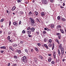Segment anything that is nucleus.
Masks as SVG:
<instances>
[{"label": "nucleus", "mask_w": 66, "mask_h": 66, "mask_svg": "<svg viewBox=\"0 0 66 66\" xmlns=\"http://www.w3.org/2000/svg\"><path fill=\"white\" fill-rule=\"evenodd\" d=\"M45 30H47L48 31H51V30L50 29H48L47 28H44Z\"/></svg>", "instance_id": "obj_11"}, {"label": "nucleus", "mask_w": 66, "mask_h": 66, "mask_svg": "<svg viewBox=\"0 0 66 66\" xmlns=\"http://www.w3.org/2000/svg\"><path fill=\"white\" fill-rule=\"evenodd\" d=\"M59 48V49L60 50V51L61 52L62 54L63 55L64 54V48L62 47V44H60Z\"/></svg>", "instance_id": "obj_1"}, {"label": "nucleus", "mask_w": 66, "mask_h": 66, "mask_svg": "<svg viewBox=\"0 0 66 66\" xmlns=\"http://www.w3.org/2000/svg\"><path fill=\"white\" fill-rule=\"evenodd\" d=\"M57 52L58 53L59 56H60L61 55V52H60V51L59 49H58L57 50Z\"/></svg>", "instance_id": "obj_10"}, {"label": "nucleus", "mask_w": 66, "mask_h": 66, "mask_svg": "<svg viewBox=\"0 0 66 66\" xmlns=\"http://www.w3.org/2000/svg\"><path fill=\"white\" fill-rule=\"evenodd\" d=\"M57 19L58 20H60L61 19V17L60 16H58L57 17Z\"/></svg>", "instance_id": "obj_30"}, {"label": "nucleus", "mask_w": 66, "mask_h": 66, "mask_svg": "<svg viewBox=\"0 0 66 66\" xmlns=\"http://www.w3.org/2000/svg\"><path fill=\"white\" fill-rule=\"evenodd\" d=\"M18 53L20 54V53H21V51L20 50H18Z\"/></svg>", "instance_id": "obj_25"}, {"label": "nucleus", "mask_w": 66, "mask_h": 66, "mask_svg": "<svg viewBox=\"0 0 66 66\" xmlns=\"http://www.w3.org/2000/svg\"><path fill=\"white\" fill-rule=\"evenodd\" d=\"M11 49L12 51H14V49H13V48H12Z\"/></svg>", "instance_id": "obj_63"}, {"label": "nucleus", "mask_w": 66, "mask_h": 66, "mask_svg": "<svg viewBox=\"0 0 66 66\" xmlns=\"http://www.w3.org/2000/svg\"><path fill=\"white\" fill-rule=\"evenodd\" d=\"M37 45L38 46H40L41 45V44L40 43H38L37 44Z\"/></svg>", "instance_id": "obj_41"}, {"label": "nucleus", "mask_w": 66, "mask_h": 66, "mask_svg": "<svg viewBox=\"0 0 66 66\" xmlns=\"http://www.w3.org/2000/svg\"><path fill=\"white\" fill-rule=\"evenodd\" d=\"M61 28V25H58L57 26L56 29H57V30H59L60 29L59 28Z\"/></svg>", "instance_id": "obj_5"}, {"label": "nucleus", "mask_w": 66, "mask_h": 66, "mask_svg": "<svg viewBox=\"0 0 66 66\" xmlns=\"http://www.w3.org/2000/svg\"><path fill=\"white\" fill-rule=\"evenodd\" d=\"M41 15L42 16H44L45 15V13L43 12H42L41 13Z\"/></svg>", "instance_id": "obj_22"}, {"label": "nucleus", "mask_w": 66, "mask_h": 66, "mask_svg": "<svg viewBox=\"0 0 66 66\" xmlns=\"http://www.w3.org/2000/svg\"><path fill=\"white\" fill-rule=\"evenodd\" d=\"M35 1V0H32V2H33L34 3Z\"/></svg>", "instance_id": "obj_58"}, {"label": "nucleus", "mask_w": 66, "mask_h": 66, "mask_svg": "<svg viewBox=\"0 0 66 66\" xmlns=\"http://www.w3.org/2000/svg\"><path fill=\"white\" fill-rule=\"evenodd\" d=\"M20 14H21L22 15H23V12L22 11H20Z\"/></svg>", "instance_id": "obj_33"}, {"label": "nucleus", "mask_w": 66, "mask_h": 66, "mask_svg": "<svg viewBox=\"0 0 66 66\" xmlns=\"http://www.w3.org/2000/svg\"><path fill=\"white\" fill-rule=\"evenodd\" d=\"M56 42H57V43L58 44H60V42H59V40L58 39H56Z\"/></svg>", "instance_id": "obj_21"}, {"label": "nucleus", "mask_w": 66, "mask_h": 66, "mask_svg": "<svg viewBox=\"0 0 66 66\" xmlns=\"http://www.w3.org/2000/svg\"><path fill=\"white\" fill-rule=\"evenodd\" d=\"M43 32L44 34H45L46 33V31H45V30H44V31H43Z\"/></svg>", "instance_id": "obj_43"}, {"label": "nucleus", "mask_w": 66, "mask_h": 66, "mask_svg": "<svg viewBox=\"0 0 66 66\" xmlns=\"http://www.w3.org/2000/svg\"><path fill=\"white\" fill-rule=\"evenodd\" d=\"M1 53H3L4 52V51L3 50H1Z\"/></svg>", "instance_id": "obj_35"}, {"label": "nucleus", "mask_w": 66, "mask_h": 66, "mask_svg": "<svg viewBox=\"0 0 66 66\" xmlns=\"http://www.w3.org/2000/svg\"><path fill=\"white\" fill-rule=\"evenodd\" d=\"M14 59H17V58H18V57H17V56L16 55H14Z\"/></svg>", "instance_id": "obj_27"}, {"label": "nucleus", "mask_w": 66, "mask_h": 66, "mask_svg": "<svg viewBox=\"0 0 66 66\" xmlns=\"http://www.w3.org/2000/svg\"><path fill=\"white\" fill-rule=\"evenodd\" d=\"M16 9V7L15 6H14L13 7L12 9V11H14V10Z\"/></svg>", "instance_id": "obj_18"}, {"label": "nucleus", "mask_w": 66, "mask_h": 66, "mask_svg": "<svg viewBox=\"0 0 66 66\" xmlns=\"http://www.w3.org/2000/svg\"><path fill=\"white\" fill-rule=\"evenodd\" d=\"M23 43V41H21V42H20L21 44H22Z\"/></svg>", "instance_id": "obj_56"}, {"label": "nucleus", "mask_w": 66, "mask_h": 66, "mask_svg": "<svg viewBox=\"0 0 66 66\" xmlns=\"http://www.w3.org/2000/svg\"><path fill=\"white\" fill-rule=\"evenodd\" d=\"M35 15L36 16H37L38 15V13L37 11H35Z\"/></svg>", "instance_id": "obj_19"}, {"label": "nucleus", "mask_w": 66, "mask_h": 66, "mask_svg": "<svg viewBox=\"0 0 66 66\" xmlns=\"http://www.w3.org/2000/svg\"><path fill=\"white\" fill-rule=\"evenodd\" d=\"M50 26L51 28H53L54 27V25L53 24H52L50 25Z\"/></svg>", "instance_id": "obj_13"}, {"label": "nucleus", "mask_w": 66, "mask_h": 66, "mask_svg": "<svg viewBox=\"0 0 66 66\" xmlns=\"http://www.w3.org/2000/svg\"><path fill=\"white\" fill-rule=\"evenodd\" d=\"M48 55L49 56H51V54H49Z\"/></svg>", "instance_id": "obj_61"}, {"label": "nucleus", "mask_w": 66, "mask_h": 66, "mask_svg": "<svg viewBox=\"0 0 66 66\" xmlns=\"http://www.w3.org/2000/svg\"><path fill=\"white\" fill-rule=\"evenodd\" d=\"M60 30L61 32L62 33H63V34H64V31L63 29H60Z\"/></svg>", "instance_id": "obj_12"}, {"label": "nucleus", "mask_w": 66, "mask_h": 66, "mask_svg": "<svg viewBox=\"0 0 66 66\" xmlns=\"http://www.w3.org/2000/svg\"><path fill=\"white\" fill-rule=\"evenodd\" d=\"M44 47H46L47 49H48L49 48H48V46L47 45V44H44Z\"/></svg>", "instance_id": "obj_9"}, {"label": "nucleus", "mask_w": 66, "mask_h": 66, "mask_svg": "<svg viewBox=\"0 0 66 66\" xmlns=\"http://www.w3.org/2000/svg\"><path fill=\"white\" fill-rule=\"evenodd\" d=\"M35 50H36V51H38V48L37 47H35Z\"/></svg>", "instance_id": "obj_29"}, {"label": "nucleus", "mask_w": 66, "mask_h": 66, "mask_svg": "<svg viewBox=\"0 0 66 66\" xmlns=\"http://www.w3.org/2000/svg\"><path fill=\"white\" fill-rule=\"evenodd\" d=\"M7 39H10V36H9L7 37Z\"/></svg>", "instance_id": "obj_44"}, {"label": "nucleus", "mask_w": 66, "mask_h": 66, "mask_svg": "<svg viewBox=\"0 0 66 66\" xmlns=\"http://www.w3.org/2000/svg\"><path fill=\"white\" fill-rule=\"evenodd\" d=\"M39 57H40V58L41 57H42V56L40 55L39 56Z\"/></svg>", "instance_id": "obj_62"}, {"label": "nucleus", "mask_w": 66, "mask_h": 66, "mask_svg": "<svg viewBox=\"0 0 66 66\" xmlns=\"http://www.w3.org/2000/svg\"><path fill=\"white\" fill-rule=\"evenodd\" d=\"M9 26H11V21H9Z\"/></svg>", "instance_id": "obj_48"}, {"label": "nucleus", "mask_w": 66, "mask_h": 66, "mask_svg": "<svg viewBox=\"0 0 66 66\" xmlns=\"http://www.w3.org/2000/svg\"><path fill=\"white\" fill-rule=\"evenodd\" d=\"M3 46H2L1 47V49H3Z\"/></svg>", "instance_id": "obj_64"}, {"label": "nucleus", "mask_w": 66, "mask_h": 66, "mask_svg": "<svg viewBox=\"0 0 66 66\" xmlns=\"http://www.w3.org/2000/svg\"><path fill=\"white\" fill-rule=\"evenodd\" d=\"M36 33L37 34H39V32H37Z\"/></svg>", "instance_id": "obj_59"}, {"label": "nucleus", "mask_w": 66, "mask_h": 66, "mask_svg": "<svg viewBox=\"0 0 66 66\" xmlns=\"http://www.w3.org/2000/svg\"><path fill=\"white\" fill-rule=\"evenodd\" d=\"M10 63H9L8 64V66H10Z\"/></svg>", "instance_id": "obj_54"}, {"label": "nucleus", "mask_w": 66, "mask_h": 66, "mask_svg": "<svg viewBox=\"0 0 66 66\" xmlns=\"http://www.w3.org/2000/svg\"><path fill=\"white\" fill-rule=\"evenodd\" d=\"M51 46H52V44H50L49 45H48V47L50 48H51Z\"/></svg>", "instance_id": "obj_28"}, {"label": "nucleus", "mask_w": 66, "mask_h": 66, "mask_svg": "<svg viewBox=\"0 0 66 66\" xmlns=\"http://www.w3.org/2000/svg\"><path fill=\"white\" fill-rule=\"evenodd\" d=\"M22 33H26V32L25 31H24V30H23L22 32Z\"/></svg>", "instance_id": "obj_36"}, {"label": "nucleus", "mask_w": 66, "mask_h": 66, "mask_svg": "<svg viewBox=\"0 0 66 66\" xmlns=\"http://www.w3.org/2000/svg\"><path fill=\"white\" fill-rule=\"evenodd\" d=\"M34 61L36 63H37V59L36 58H35L34 59Z\"/></svg>", "instance_id": "obj_15"}, {"label": "nucleus", "mask_w": 66, "mask_h": 66, "mask_svg": "<svg viewBox=\"0 0 66 66\" xmlns=\"http://www.w3.org/2000/svg\"><path fill=\"white\" fill-rule=\"evenodd\" d=\"M28 36L29 37H32V35H28Z\"/></svg>", "instance_id": "obj_46"}, {"label": "nucleus", "mask_w": 66, "mask_h": 66, "mask_svg": "<svg viewBox=\"0 0 66 66\" xmlns=\"http://www.w3.org/2000/svg\"><path fill=\"white\" fill-rule=\"evenodd\" d=\"M30 29H31V28L30 27H28L27 28V30H29V31H30Z\"/></svg>", "instance_id": "obj_31"}, {"label": "nucleus", "mask_w": 66, "mask_h": 66, "mask_svg": "<svg viewBox=\"0 0 66 66\" xmlns=\"http://www.w3.org/2000/svg\"><path fill=\"white\" fill-rule=\"evenodd\" d=\"M50 1L51 2V3H52L53 2V0H50Z\"/></svg>", "instance_id": "obj_47"}, {"label": "nucleus", "mask_w": 66, "mask_h": 66, "mask_svg": "<svg viewBox=\"0 0 66 66\" xmlns=\"http://www.w3.org/2000/svg\"><path fill=\"white\" fill-rule=\"evenodd\" d=\"M65 59H63L62 60L63 62H64V61H65Z\"/></svg>", "instance_id": "obj_52"}, {"label": "nucleus", "mask_w": 66, "mask_h": 66, "mask_svg": "<svg viewBox=\"0 0 66 66\" xmlns=\"http://www.w3.org/2000/svg\"><path fill=\"white\" fill-rule=\"evenodd\" d=\"M12 48V46H10L9 47V49H11Z\"/></svg>", "instance_id": "obj_51"}, {"label": "nucleus", "mask_w": 66, "mask_h": 66, "mask_svg": "<svg viewBox=\"0 0 66 66\" xmlns=\"http://www.w3.org/2000/svg\"><path fill=\"white\" fill-rule=\"evenodd\" d=\"M51 64H55V63L53 61H52L51 62Z\"/></svg>", "instance_id": "obj_39"}, {"label": "nucleus", "mask_w": 66, "mask_h": 66, "mask_svg": "<svg viewBox=\"0 0 66 66\" xmlns=\"http://www.w3.org/2000/svg\"><path fill=\"white\" fill-rule=\"evenodd\" d=\"M3 49H6V47L5 46H3Z\"/></svg>", "instance_id": "obj_50"}, {"label": "nucleus", "mask_w": 66, "mask_h": 66, "mask_svg": "<svg viewBox=\"0 0 66 66\" xmlns=\"http://www.w3.org/2000/svg\"><path fill=\"white\" fill-rule=\"evenodd\" d=\"M13 23L14 25H15V26H18V22H13Z\"/></svg>", "instance_id": "obj_6"}, {"label": "nucleus", "mask_w": 66, "mask_h": 66, "mask_svg": "<svg viewBox=\"0 0 66 66\" xmlns=\"http://www.w3.org/2000/svg\"><path fill=\"white\" fill-rule=\"evenodd\" d=\"M29 15H31L32 14V12H29Z\"/></svg>", "instance_id": "obj_40"}, {"label": "nucleus", "mask_w": 66, "mask_h": 66, "mask_svg": "<svg viewBox=\"0 0 66 66\" xmlns=\"http://www.w3.org/2000/svg\"><path fill=\"white\" fill-rule=\"evenodd\" d=\"M53 55L54 59H55L56 58V56L55 55V53H53Z\"/></svg>", "instance_id": "obj_14"}, {"label": "nucleus", "mask_w": 66, "mask_h": 66, "mask_svg": "<svg viewBox=\"0 0 66 66\" xmlns=\"http://www.w3.org/2000/svg\"><path fill=\"white\" fill-rule=\"evenodd\" d=\"M30 22L32 23V24H34V23H35V21L33 18H30Z\"/></svg>", "instance_id": "obj_3"}, {"label": "nucleus", "mask_w": 66, "mask_h": 66, "mask_svg": "<svg viewBox=\"0 0 66 66\" xmlns=\"http://www.w3.org/2000/svg\"><path fill=\"white\" fill-rule=\"evenodd\" d=\"M49 41L50 43H52V40H51V39H50Z\"/></svg>", "instance_id": "obj_37"}, {"label": "nucleus", "mask_w": 66, "mask_h": 66, "mask_svg": "<svg viewBox=\"0 0 66 66\" xmlns=\"http://www.w3.org/2000/svg\"><path fill=\"white\" fill-rule=\"evenodd\" d=\"M35 30V28H30V31L31 32H34Z\"/></svg>", "instance_id": "obj_8"}, {"label": "nucleus", "mask_w": 66, "mask_h": 66, "mask_svg": "<svg viewBox=\"0 0 66 66\" xmlns=\"http://www.w3.org/2000/svg\"><path fill=\"white\" fill-rule=\"evenodd\" d=\"M17 64H14L13 65V66H17Z\"/></svg>", "instance_id": "obj_49"}, {"label": "nucleus", "mask_w": 66, "mask_h": 66, "mask_svg": "<svg viewBox=\"0 0 66 66\" xmlns=\"http://www.w3.org/2000/svg\"><path fill=\"white\" fill-rule=\"evenodd\" d=\"M25 51L26 53H28V50L27 49H25Z\"/></svg>", "instance_id": "obj_38"}, {"label": "nucleus", "mask_w": 66, "mask_h": 66, "mask_svg": "<svg viewBox=\"0 0 66 66\" xmlns=\"http://www.w3.org/2000/svg\"><path fill=\"white\" fill-rule=\"evenodd\" d=\"M17 1L18 3H19V2H21V1H22V0H17Z\"/></svg>", "instance_id": "obj_26"}, {"label": "nucleus", "mask_w": 66, "mask_h": 66, "mask_svg": "<svg viewBox=\"0 0 66 66\" xmlns=\"http://www.w3.org/2000/svg\"><path fill=\"white\" fill-rule=\"evenodd\" d=\"M13 46L14 47H16L17 46H18V45H17V44H15L13 45Z\"/></svg>", "instance_id": "obj_16"}, {"label": "nucleus", "mask_w": 66, "mask_h": 66, "mask_svg": "<svg viewBox=\"0 0 66 66\" xmlns=\"http://www.w3.org/2000/svg\"><path fill=\"white\" fill-rule=\"evenodd\" d=\"M60 7L61 8V9H63V8H64V7H63V6H61Z\"/></svg>", "instance_id": "obj_57"}, {"label": "nucleus", "mask_w": 66, "mask_h": 66, "mask_svg": "<svg viewBox=\"0 0 66 66\" xmlns=\"http://www.w3.org/2000/svg\"><path fill=\"white\" fill-rule=\"evenodd\" d=\"M54 44H53L52 47V49L53 50L54 49Z\"/></svg>", "instance_id": "obj_17"}, {"label": "nucleus", "mask_w": 66, "mask_h": 66, "mask_svg": "<svg viewBox=\"0 0 66 66\" xmlns=\"http://www.w3.org/2000/svg\"><path fill=\"white\" fill-rule=\"evenodd\" d=\"M47 40H48V39L47 38H45L44 39V41L45 42H46Z\"/></svg>", "instance_id": "obj_24"}, {"label": "nucleus", "mask_w": 66, "mask_h": 66, "mask_svg": "<svg viewBox=\"0 0 66 66\" xmlns=\"http://www.w3.org/2000/svg\"><path fill=\"white\" fill-rule=\"evenodd\" d=\"M61 20L62 21H65V20H66L65 19V18H62L61 19Z\"/></svg>", "instance_id": "obj_23"}, {"label": "nucleus", "mask_w": 66, "mask_h": 66, "mask_svg": "<svg viewBox=\"0 0 66 66\" xmlns=\"http://www.w3.org/2000/svg\"><path fill=\"white\" fill-rule=\"evenodd\" d=\"M57 35H59L60 34V33H57Z\"/></svg>", "instance_id": "obj_53"}, {"label": "nucleus", "mask_w": 66, "mask_h": 66, "mask_svg": "<svg viewBox=\"0 0 66 66\" xmlns=\"http://www.w3.org/2000/svg\"><path fill=\"white\" fill-rule=\"evenodd\" d=\"M21 21H20L19 22V24H21Z\"/></svg>", "instance_id": "obj_55"}, {"label": "nucleus", "mask_w": 66, "mask_h": 66, "mask_svg": "<svg viewBox=\"0 0 66 66\" xmlns=\"http://www.w3.org/2000/svg\"><path fill=\"white\" fill-rule=\"evenodd\" d=\"M42 2L44 4H46V3H47L48 2L47 0H42Z\"/></svg>", "instance_id": "obj_4"}, {"label": "nucleus", "mask_w": 66, "mask_h": 66, "mask_svg": "<svg viewBox=\"0 0 66 66\" xmlns=\"http://www.w3.org/2000/svg\"><path fill=\"white\" fill-rule=\"evenodd\" d=\"M37 22H40L38 19H37Z\"/></svg>", "instance_id": "obj_32"}, {"label": "nucleus", "mask_w": 66, "mask_h": 66, "mask_svg": "<svg viewBox=\"0 0 66 66\" xmlns=\"http://www.w3.org/2000/svg\"><path fill=\"white\" fill-rule=\"evenodd\" d=\"M11 33H12V32L11 31H9V32L8 33V35H11Z\"/></svg>", "instance_id": "obj_34"}, {"label": "nucleus", "mask_w": 66, "mask_h": 66, "mask_svg": "<svg viewBox=\"0 0 66 66\" xmlns=\"http://www.w3.org/2000/svg\"><path fill=\"white\" fill-rule=\"evenodd\" d=\"M30 51L31 52H33V50L32 49H31Z\"/></svg>", "instance_id": "obj_45"}, {"label": "nucleus", "mask_w": 66, "mask_h": 66, "mask_svg": "<svg viewBox=\"0 0 66 66\" xmlns=\"http://www.w3.org/2000/svg\"><path fill=\"white\" fill-rule=\"evenodd\" d=\"M21 61L24 63H26L27 62V57L26 56H23L22 57L21 59Z\"/></svg>", "instance_id": "obj_2"}, {"label": "nucleus", "mask_w": 66, "mask_h": 66, "mask_svg": "<svg viewBox=\"0 0 66 66\" xmlns=\"http://www.w3.org/2000/svg\"><path fill=\"white\" fill-rule=\"evenodd\" d=\"M26 33H27L28 35H30V34H31V31L30 30H28L27 31Z\"/></svg>", "instance_id": "obj_7"}, {"label": "nucleus", "mask_w": 66, "mask_h": 66, "mask_svg": "<svg viewBox=\"0 0 66 66\" xmlns=\"http://www.w3.org/2000/svg\"><path fill=\"white\" fill-rule=\"evenodd\" d=\"M3 20H4V19H2L0 21L1 22H3Z\"/></svg>", "instance_id": "obj_42"}, {"label": "nucleus", "mask_w": 66, "mask_h": 66, "mask_svg": "<svg viewBox=\"0 0 66 66\" xmlns=\"http://www.w3.org/2000/svg\"><path fill=\"white\" fill-rule=\"evenodd\" d=\"M40 58H41V60H42L43 59V56H42V57H41Z\"/></svg>", "instance_id": "obj_60"}, {"label": "nucleus", "mask_w": 66, "mask_h": 66, "mask_svg": "<svg viewBox=\"0 0 66 66\" xmlns=\"http://www.w3.org/2000/svg\"><path fill=\"white\" fill-rule=\"evenodd\" d=\"M48 61L49 62H51V58H49L48 59Z\"/></svg>", "instance_id": "obj_20"}]
</instances>
